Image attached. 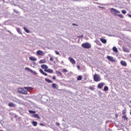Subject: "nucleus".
Returning <instances> with one entry per match:
<instances>
[{
  "label": "nucleus",
  "instance_id": "obj_1",
  "mask_svg": "<svg viewBox=\"0 0 131 131\" xmlns=\"http://www.w3.org/2000/svg\"><path fill=\"white\" fill-rule=\"evenodd\" d=\"M25 90L23 88H19L18 89V92L20 94H24V95H27V91H28V87H25Z\"/></svg>",
  "mask_w": 131,
  "mask_h": 131
},
{
  "label": "nucleus",
  "instance_id": "obj_2",
  "mask_svg": "<svg viewBox=\"0 0 131 131\" xmlns=\"http://www.w3.org/2000/svg\"><path fill=\"white\" fill-rule=\"evenodd\" d=\"M111 13H112V14H113L114 16H117V14H120V11H118L116 9L112 8L111 9Z\"/></svg>",
  "mask_w": 131,
  "mask_h": 131
},
{
  "label": "nucleus",
  "instance_id": "obj_3",
  "mask_svg": "<svg viewBox=\"0 0 131 131\" xmlns=\"http://www.w3.org/2000/svg\"><path fill=\"white\" fill-rule=\"evenodd\" d=\"M82 47L84 49H91V48H92V45L89 42H86L82 44Z\"/></svg>",
  "mask_w": 131,
  "mask_h": 131
},
{
  "label": "nucleus",
  "instance_id": "obj_4",
  "mask_svg": "<svg viewBox=\"0 0 131 131\" xmlns=\"http://www.w3.org/2000/svg\"><path fill=\"white\" fill-rule=\"evenodd\" d=\"M94 80L96 82L101 81V77L98 74H95L94 75Z\"/></svg>",
  "mask_w": 131,
  "mask_h": 131
},
{
  "label": "nucleus",
  "instance_id": "obj_5",
  "mask_svg": "<svg viewBox=\"0 0 131 131\" xmlns=\"http://www.w3.org/2000/svg\"><path fill=\"white\" fill-rule=\"evenodd\" d=\"M37 55H38V56H43V52H42V51H40V50H38L36 52Z\"/></svg>",
  "mask_w": 131,
  "mask_h": 131
},
{
  "label": "nucleus",
  "instance_id": "obj_6",
  "mask_svg": "<svg viewBox=\"0 0 131 131\" xmlns=\"http://www.w3.org/2000/svg\"><path fill=\"white\" fill-rule=\"evenodd\" d=\"M104 85H105V83L104 82H101L98 84L97 86L98 89H102Z\"/></svg>",
  "mask_w": 131,
  "mask_h": 131
},
{
  "label": "nucleus",
  "instance_id": "obj_7",
  "mask_svg": "<svg viewBox=\"0 0 131 131\" xmlns=\"http://www.w3.org/2000/svg\"><path fill=\"white\" fill-rule=\"evenodd\" d=\"M12 101L13 102H15V103H21V101H20V100L17 99L16 97H13L12 98Z\"/></svg>",
  "mask_w": 131,
  "mask_h": 131
},
{
  "label": "nucleus",
  "instance_id": "obj_8",
  "mask_svg": "<svg viewBox=\"0 0 131 131\" xmlns=\"http://www.w3.org/2000/svg\"><path fill=\"white\" fill-rule=\"evenodd\" d=\"M69 59L71 63H72V64H73V65L75 64L76 61H75V60H74V59L72 58V57H69Z\"/></svg>",
  "mask_w": 131,
  "mask_h": 131
},
{
  "label": "nucleus",
  "instance_id": "obj_9",
  "mask_svg": "<svg viewBox=\"0 0 131 131\" xmlns=\"http://www.w3.org/2000/svg\"><path fill=\"white\" fill-rule=\"evenodd\" d=\"M44 71H45V72H48V73H53V70L51 69H47L46 70H44Z\"/></svg>",
  "mask_w": 131,
  "mask_h": 131
},
{
  "label": "nucleus",
  "instance_id": "obj_10",
  "mask_svg": "<svg viewBox=\"0 0 131 131\" xmlns=\"http://www.w3.org/2000/svg\"><path fill=\"white\" fill-rule=\"evenodd\" d=\"M107 58L110 61H112V62H114V58H113V57L110 56H107Z\"/></svg>",
  "mask_w": 131,
  "mask_h": 131
},
{
  "label": "nucleus",
  "instance_id": "obj_11",
  "mask_svg": "<svg viewBox=\"0 0 131 131\" xmlns=\"http://www.w3.org/2000/svg\"><path fill=\"white\" fill-rule=\"evenodd\" d=\"M41 68L42 69H45V70H46V69H48V68H49V67H48V66H47L46 64H42L41 66Z\"/></svg>",
  "mask_w": 131,
  "mask_h": 131
},
{
  "label": "nucleus",
  "instance_id": "obj_12",
  "mask_svg": "<svg viewBox=\"0 0 131 131\" xmlns=\"http://www.w3.org/2000/svg\"><path fill=\"white\" fill-rule=\"evenodd\" d=\"M33 116L35 118H38V119H40V117H39V115H38V114H33Z\"/></svg>",
  "mask_w": 131,
  "mask_h": 131
},
{
  "label": "nucleus",
  "instance_id": "obj_13",
  "mask_svg": "<svg viewBox=\"0 0 131 131\" xmlns=\"http://www.w3.org/2000/svg\"><path fill=\"white\" fill-rule=\"evenodd\" d=\"M39 72L41 74H43V75H45V76H47L48 75V74L47 73H45L43 71H42V69L39 70Z\"/></svg>",
  "mask_w": 131,
  "mask_h": 131
},
{
  "label": "nucleus",
  "instance_id": "obj_14",
  "mask_svg": "<svg viewBox=\"0 0 131 131\" xmlns=\"http://www.w3.org/2000/svg\"><path fill=\"white\" fill-rule=\"evenodd\" d=\"M8 106H9V107H16V104H14L13 102H10Z\"/></svg>",
  "mask_w": 131,
  "mask_h": 131
},
{
  "label": "nucleus",
  "instance_id": "obj_15",
  "mask_svg": "<svg viewBox=\"0 0 131 131\" xmlns=\"http://www.w3.org/2000/svg\"><path fill=\"white\" fill-rule=\"evenodd\" d=\"M100 41L102 42V43H106L107 42V40L105 39L100 38Z\"/></svg>",
  "mask_w": 131,
  "mask_h": 131
},
{
  "label": "nucleus",
  "instance_id": "obj_16",
  "mask_svg": "<svg viewBox=\"0 0 131 131\" xmlns=\"http://www.w3.org/2000/svg\"><path fill=\"white\" fill-rule=\"evenodd\" d=\"M29 60H30L31 61H36L37 59H36V58L35 57H29Z\"/></svg>",
  "mask_w": 131,
  "mask_h": 131
},
{
  "label": "nucleus",
  "instance_id": "obj_17",
  "mask_svg": "<svg viewBox=\"0 0 131 131\" xmlns=\"http://www.w3.org/2000/svg\"><path fill=\"white\" fill-rule=\"evenodd\" d=\"M24 30H25V31H26V32L27 33H30V31H29V30L27 29V28L25 27H24Z\"/></svg>",
  "mask_w": 131,
  "mask_h": 131
},
{
  "label": "nucleus",
  "instance_id": "obj_18",
  "mask_svg": "<svg viewBox=\"0 0 131 131\" xmlns=\"http://www.w3.org/2000/svg\"><path fill=\"white\" fill-rule=\"evenodd\" d=\"M16 31L19 33V34H22V33L21 32V29L19 28H16Z\"/></svg>",
  "mask_w": 131,
  "mask_h": 131
},
{
  "label": "nucleus",
  "instance_id": "obj_19",
  "mask_svg": "<svg viewBox=\"0 0 131 131\" xmlns=\"http://www.w3.org/2000/svg\"><path fill=\"white\" fill-rule=\"evenodd\" d=\"M113 51H114L115 53H118V50H117V48L115 47L113 48Z\"/></svg>",
  "mask_w": 131,
  "mask_h": 131
},
{
  "label": "nucleus",
  "instance_id": "obj_20",
  "mask_svg": "<svg viewBox=\"0 0 131 131\" xmlns=\"http://www.w3.org/2000/svg\"><path fill=\"white\" fill-rule=\"evenodd\" d=\"M121 64L123 66H126V62L125 61H123V60H122L121 61Z\"/></svg>",
  "mask_w": 131,
  "mask_h": 131
},
{
  "label": "nucleus",
  "instance_id": "obj_21",
  "mask_svg": "<svg viewBox=\"0 0 131 131\" xmlns=\"http://www.w3.org/2000/svg\"><path fill=\"white\" fill-rule=\"evenodd\" d=\"M32 124H33L34 126H36L37 125V122L33 121L32 122Z\"/></svg>",
  "mask_w": 131,
  "mask_h": 131
},
{
  "label": "nucleus",
  "instance_id": "obj_22",
  "mask_svg": "<svg viewBox=\"0 0 131 131\" xmlns=\"http://www.w3.org/2000/svg\"><path fill=\"white\" fill-rule=\"evenodd\" d=\"M45 80H46V81H48V82H49L50 83H53V81H52V80H50L49 79L46 78Z\"/></svg>",
  "mask_w": 131,
  "mask_h": 131
},
{
  "label": "nucleus",
  "instance_id": "obj_23",
  "mask_svg": "<svg viewBox=\"0 0 131 131\" xmlns=\"http://www.w3.org/2000/svg\"><path fill=\"white\" fill-rule=\"evenodd\" d=\"M29 113H30L31 114H34L35 113H36V112L34 111H31V110H29Z\"/></svg>",
  "mask_w": 131,
  "mask_h": 131
},
{
  "label": "nucleus",
  "instance_id": "obj_24",
  "mask_svg": "<svg viewBox=\"0 0 131 131\" xmlns=\"http://www.w3.org/2000/svg\"><path fill=\"white\" fill-rule=\"evenodd\" d=\"M108 90H109V88H108V86H104V89H103V91L104 92H107V91H108Z\"/></svg>",
  "mask_w": 131,
  "mask_h": 131
},
{
  "label": "nucleus",
  "instance_id": "obj_25",
  "mask_svg": "<svg viewBox=\"0 0 131 131\" xmlns=\"http://www.w3.org/2000/svg\"><path fill=\"white\" fill-rule=\"evenodd\" d=\"M94 42H96V43L97 45H98V46H100V41H99V40H96L94 41Z\"/></svg>",
  "mask_w": 131,
  "mask_h": 131
},
{
  "label": "nucleus",
  "instance_id": "obj_26",
  "mask_svg": "<svg viewBox=\"0 0 131 131\" xmlns=\"http://www.w3.org/2000/svg\"><path fill=\"white\" fill-rule=\"evenodd\" d=\"M39 63L42 64L43 63H46V60L42 59V60H40V61H39Z\"/></svg>",
  "mask_w": 131,
  "mask_h": 131
},
{
  "label": "nucleus",
  "instance_id": "obj_27",
  "mask_svg": "<svg viewBox=\"0 0 131 131\" xmlns=\"http://www.w3.org/2000/svg\"><path fill=\"white\" fill-rule=\"evenodd\" d=\"M25 70H27L28 71H30V72H32V70L30 69L28 67H26L25 68Z\"/></svg>",
  "mask_w": 131,
  "mask_h": 131
},
{
  "label": "nucleus",
  "instance_id": "obj_28",
  "mask_svg": "<svg viewBox=\"0 0 131 131\" xmlns=\"http://www.w3.org/2000/svg\"><path fill=\"white\" fill-rule=\"evenodd\" d=\"M62 72H63V73H66L68 72V70H67L66 69H63L62 70Z\"/></svg>",
  "mask_w": 131,
  "mask_h": 131
},
{
  "label": "nucleus",
  "instance_id": "obj_29",
  "mask_svg": "<svg viewBox=\"0 0 131 131\" xmlns=\"http://www.w3.org/2000/svg\"><path fill=\"white\" fill-rule=\"evenodd\" d=\"M56 74H57L58 75H60V76L62 75V73H61V72H59V71H56Z\"/></svg>",
  "mask_w": 131,
  "mask_h": 131
},
{
  "label": "nucleus",
  "instance_id": "obj_30",
  "mask_svg": "<svg viewBox=\"0 0 131 131\" xmlns=\"http://www.w3.org/2000/svg\"><path fill=\"white\" fill-rule=\"evenodd\" d=\"M81 79H82V76H79L77 78V80H81Z\"/></svg>",
  "mask_w": 131,
  "mask_h": 131
},
{
  "label": "nucleus",
  "instance_id": "obj_31",
  "mask_svg": "<svg viewBox=\"0 0 131 131\" xmlns=\"http://www.w3.org/2000/svg\"><path fill=\"white\" fill-rule=\"evenodd\" d=\"M31 73H33V74H34V75H36L37 74V73L33 70H32V72H31Z\"/></svg>",
  "mask_w": 131,
  "mask_h": 131
},
{
  "label": "nucleus",
  "instance_id": "obj_32",
  "mask_svg": "<svg viewBox=\"0 0 131 131\" xmlns=\"http://www.w3.org/2000/svg\"><path fill=\"white\" fill-rule=\"evenodd\" d=\"M52 87H53L54 89H56V86L57 85L56 84V83H53L52 84Z\"/></svg>",
  "mask_w": 131,
  "mask_h": 131
},
{
  "label": "nucleus",
  "instance_id": "obj_33",
  "mask_svg": "<svg viewBox=\"0 0 131 131\" xmlns=\"http://www.w3.org/2000/svg\"><path fill=\"white\" fill-rule=\"evenodd\" d=\"M122 118H123L124 120H127V117H126V116H123Z\"/></svg>",
  "mask_w": 131,
  "mask_h": 131
},
{
  "label": "nucleus",
  "instance_id": "obj_34",
  "mask_svg": "<svg viewBox=\"0 0 131 131\" xmlns=\"http://www.w3.org/2000/svg\"><path fill=\"white\" fill-rule=\"evenodd\" d=\"M14 12L16 13V14H18L19 11H17L16 9H13Z\"/></svg>",
  "mask_w": 131,
  "mask_h": 131
},
{
  "label": "nucleus",
  "instance_id": "obj_35",
  "mask_svg": "<svg viewBox=\"0 0 131 131\" xmlns=\"http://www.w3.org/2000/svg\"><path fill=\"white\" fill-rule=\"evenodd\" d=\"M117 16H119L120 18H123V15H122V14H118V15H117Z\"/></svg>",
  "mask_w": 131,
  "mask_h": 131
},
{
  "label": "nucleus",
  "instance_id": "obj_36",
  "mask_svg": "<svg viewBox=\"0 0 131 131\" xmlns=\"http://www.w3.org/2000/svg\"><path fill=\"white\" fill-rule=\"evenodd\" d=\"M89 90H91V91H94V88H93V86H90L89 87Z\"/></svg>",
  "mask_w": 131,
  "mask_h": 131
},
{
  "label": "nucleus",
  "instance_id": "obj_37",
  "mask_svg": "<svg viewBox=\"0 0 131 131\" xmlns=\"http://www.w3.org/2000/svg\"><path fill=\"white\" fill-rule=\"evenodd\" d=\"M122 14H126V11L123 10H122Z\"/></svg>",
  "mask_w": 131,
  "mask_h": 131
},
{
  "label": "nucleus",
  "instance_id": "obj_38",
  "mask_svg": "<svg viewBox=\"0 0 131 131\" xmlns=\"http://www.w3.org/2000/svg\"><path fill=\"white\" fill-rule=\"evenodd\" d=\"M125 113H126V111H125V110H123V111H122V114H123V115H124V114H125Z\"/></svg>",
  "mask_w": 131,
  "mask_h": 131
},
{
  "label": "nucleus",
  "instance_id": "obj_39",
  "mask_svg": "<svg viewBox=\"0 0 131 131\" xmlns=\"http://www.w3.org/2000/svg\"><path fill=\"white\" fill-rule=\"evenodd\" d=\"M123 51H124V52H128V50L126 48H124L123 49Z\"/></svg>",
  "mask_w": 131,
  "mask_h": 131
},
{
  "label": "nucleus",
  "instance_id": "obj_40",
  "mask_svg": "<svg viewBox=\"0 0 131 131\" xmlns=\"http://www.w3.org/2000/svg\"><path fill=\"white\" fill-rule=\"evenodd\" d=\"M78 37H79V38H82V37H83V35H81L80 36H78Z\"/></svg>",
  "mask_w": 131,
  "mask_h": 131
},
{
  "label": "nucleus",
  "instance_id": "obj_41",
  "mask_svg": "<svg viewBox=\"0 0 131 131\" xmlns=\"http://www.w3.org/2000/svg\"><path fill=\"white\" fill-rule=\"evenodd\" d=\"M55 54H56V55H60V53H59V52L55 51Z\"/></svg>",
  "mask_w": 131,
  "mask_h": 131
},
{
  "label": "nucleus",
  "instance_id": "obj_42",
  "mask_svg": "<svg viewBox=\"0 0 131 131\" xmlns=\"http://www.w3.org/2000/svg\"><path fill=\"white\" fill-rule=\"evenodd\" d=\"M56 125H57V126H60V123L59 122H56Z\"/></svg>",
  "mask_w": 131,
  "mask_h": 131
},
{
  "label": "nucleus",
  "instance_id": "obj_43",
  "mask_svg": "<svg viewBox=\"0 0 131 131\" xmlns=\"http://www.w3.org/2000/svg\"><path fill=\"white\" fill-rule=\"evenodd\" d=\"M50 61H54V58H53L52 57H51L50 58Z\"/></svg>",
  "mask_w": 131,
  "mask_h": 131
},
{
  "label": "nucleus",
  "instance_id": "obj_44",
  "mask_svg": "<svg viewBox=\"0 0 131 131\" xmlns=\"http://www.w3.org/2000/svg\"><path fill=\"white\" fill-rule=\"evenodd\" d=\"M40 126H45V124L41 123L40 124Z\"/></svg>",
  "mask_w": 131,
  "mask_h": 131
},
{
  "label": "nucleus",
  "instance_id": "obj_45",
  "mask_svg": "<svg viewBox=\"0 0 131 131\" xmlns=\"http://www.w3.org/2000/svg\"><path fill=\"white\" fill-rule=\"evenodd\" d=\"M53 79H54V80H56V76H53V77H52Z\"/></svg>",
  "mask_w": 131,
  "mask_h": 131
},
{
  "label": "nucleus",
  "instance_id": "obj_46",
  "mask_svg": "<svg viewBox=\"0 0 131 131\" xmlns=\"http://www.w3.org/2000/svg\"><path fill=\"white\" fill-rule=\"evenodd\" d=\"M81 0H74L75 2H80Z\"/></svg>",
  "mask_w": 131,
  "mask_h": 131
},
{
  "label": "nucleus",
  "instance_id": "obj_47",
  "mask_svg": "<svg viewBox=\"0 0 131 131\" xmlns=\"http://www.w3.org/2000/svg\"><path fill=\"white\" fill-rule=\"evenodd\" d=\"M128 17H129V18H131V14H128Z\"/></svg>",
  "mask_w": 131,
  "mask_h": 131
},
{
  "label": "nucleus",
  "instance_id": "obj_48",
  "mask_svg": "<svg viewBox=\"0 0 131 131\" xmlns=\"http://www.w3.org/2000/svg\"><path fill=\"white\" fill-rule=\"evenodd\" d=\"M77 68H78V69H79V68H80V67L79 66H78L77 67Z\"/></svg>",
  "mask_w": 131,
  "mask_h": 131
},
{
  "label": "nucleus",
  "instance_id": "obj_49",
  "mask_svg": "<svg viewBox=\"0 0 131 131\" xmlns=\"http://www.w3.org/2000/svg\"><path fill=\"white\" fill-rule=\"evenodd\" d=\"M99 8H100V9H103V7H102L101 6H99Z\"/></svg>",
  "mask_w": 131,
  "mask_h": 131
},
{
  "label": "nucleus",
  "instance_id": "obj_50",
  "mask_svg": "<svg viewBox=\"0 0 131 131\" xmlns=\"http://www.w3.org/2000/svg\"><path fill=\"white\" fill-rule=\"evenodd\" d=\"M73 25L75 26L76 25L75 24H73Z\"/></svg>",
  "mask_w": 131,
  "mask_h": 131
},
{
  "label": "nucleus",
  "instance_id": "obj_51",
  "mask_svg": "<svg viewBox=\"0 0 131 131\" xmlns=\"http://www.w3.org/2000/svg\"><path fill=\"white\" fill-rule=\"evenodd\" d=\"M0 131H3V130H0Z\"/></svg>",
  "mask_w": 131,
  "mask_h": 131
}]
</instances>
